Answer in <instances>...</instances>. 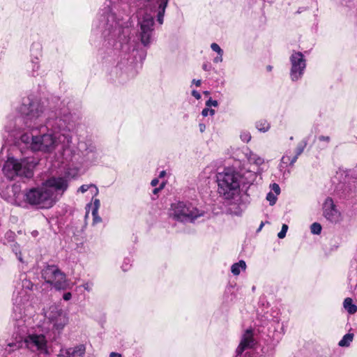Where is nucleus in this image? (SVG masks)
<instances>
[{
    "instance_id": "f257e3e1",
    "label": "nucleus",
    "mask_w": 357,
    "mask_h": 357,
    "mask_svg": "<svg viewBox=\"0 0 357 357\" xmlns=\"http://www.w3.org/2000/svg\"><path fill=\"white\" fill-rule=\"evenodd\" d=\"M68 187V182L66 178L52 176L40 185L26 190L24 199L32 206L49 209L56 204Z\"/></svg>"
},
{
    "instance_id": "f03ea898",
    "label": "nucleus",
    "mask_w": 357,
    "mask_h": 357,
    "mask_svg": "<svg viewBox=\"0 0 357 357\" xmlns=\"http://www.w3.org/2000/svg\"><path fill=\"white\" fill-rule=\"evenodd\" d=\"M256 177V173L250 172L248 177L244 179L235 169H225L217 175L218 192L225 199H234L240 195L241 185L252 183Z\"/></svg>"
},
{
    "instance_id": "7ed1b4c3",
    "label": "nucleus",
    "mask_w": 357,
    "mask_h": 357,
    "mask_svg": "<svg viewBox=\"0 0 357 357\" xmlns=\"http://www.w3.org/2000/svg\"><path fill=\"white\" fill-rule=\"evenodd\" d=\"M29 127L31 128L32 132L30 135L25 133L22 135L21 140L30 144L33 151L50 153L55 150L59 144H66L70 142V137L65 130L38 135L33 133L38 127L31 126V123Z\"/></svg>"
},
{
    "instance_id": "20e7f679",
    "label": "nucleus",
    "mask_w": 357,
    "mask_h": 357,
    "mask_svg": "<svg viewBox=\"0 0 357 357\" xmlns=\"http://www.w3.org/2000/svg\"><path fill=\"white\" fill-rule=\"evenodd\" d=\"M204 211L192 206L190 203L178 202L172 204L170 209V216L181 222H192L197 218L203 216Z\"/></svg>"
},
{
    "instance_id": "39448f33",
    "label": "nucleus",
    "mask_w": 357,
    "mask_h": 357,
    "mask_svg": "<svg viewBox=\"0 0 357 357\" xmlns=\"http://www.w3.org/2000/svg\"><path fill=\"white\" fill-rule=\"evenodd\" d=\"M3 172L10 179H13L15 176L30 178L33 175L31 165L26 160H18L13 158H8L6 161Z\"/></svg>"
},
{
    "instance_id": "423d86ee",
    "label": "nucleus",
    "mask_w": 357,
    "mask_h": 357,
    "mask_svg": "<svg viewBox=\"0 0 357 357\" xmlns=\"http://www.w3.org/2000/svg\"><path fill=\"white\" fill-rule=\"evenodd\" d=\"M45 317L52 325V331L60 333L68 324L67 312L56 305H52L45 311Z\"/></svg>"
},
{
    "instance_id": "0eeeda50",
    "label": "nucleus",
    "mask_w": 357,
    "mask_h": 357,
    "mask_svg": "<svg viewBox=\"0 0 357 357\" xmlns=\"http://www.w3.org/2000/svg\"><path fill=\"white\" fill-rule=\"evenodd\" d=\"M45 282L51 284L56 289H65L68 287L66 275L56 266H47L42 272Z\"/></svg>"
},
{
    "instance_id": "6e6552de",
    "label": "nucleus",
    "mask_w": 357,
    "mask_h": 357,
    "mask_svg": "<svg viewBox=\"0 0 357 357\" xmlns=\"http://www.w3.org/2000/svg\"><path fill=\"white\" fill-rule=\"evenodd\" d=\"M25 346L32 351L47 353V340L43 335L31 334L24 339Z\"/></svg>"
},
{
    "instance_id": "1a4fd4ad",
    "label": "nucleus",
    "mask_w": 357,
    "mask_h": 357,
    "mask_svg": "<svg viewBox=\"0 0 357 357\" xmlns=\"http://www.w3.org/2000/svg\"><path fill=\"white\" fill-rule=\"evenodd\" d=\"M291 68V77L294 81L298 80L303 74L305 68V60L301 52H294L290 58Z\"/></svg>"
},
{
    "instance_id": "9d476101",
    "label": "nucleus",
    "mask_w": 357,
    "mask_h": 357,
    "mask_svg": "<svg viewBox=\"0 0 357 357\" xmlns=\"http://www.w3.org/2000/svg\"><path fill=\"white\" fill-rule=\"evenodd\" d=\"M140 37L142 44L145 46L151 43L153 26V18L149 14H146L140 21Z\"/></svg>"
},
{
    "instance_id": "9b49d317",
    "label": "nucleus",
    "mask_w": 357,
    "mask_h": 357,
    "mask_svg": "<svg viewBox=\"0 0 357 357\" xmlns=\"http://www.w3.org/2000/svg\"><path fill=\"white\" fill-rule=\"evenodd\" d=\"M324 215L332 222H337L340 220V213L336 209L333 199L330 197L326 199L324 205Z\"/></svg>"
},
{
    "instance_id": "f8f14e48",
    "label": "nucleus",
    "mask_w": 357,
    "mask_h": 357,
    "mask_svg": "<svg viewBox=\"0 0 357 357\" xmlns=\"http://www.w3.org/2000/svg\"><path fill=\"white\" fill-rule=\"evenodd\" d=\"M85 351V346L79 344L73 348L61 349L58 357H83Z\"/></svg>"
},
{
    "instance_id": "ddd939ff",
    "label": "nucleus",
    "mask_w": 357,
    "mask_h": 357,
    "mask_svg": "<svg viewBox=\"0 0 357 357\" xmlns=\"http://www.w3.org/2000/svg\"><path fill=\"white\" fill-rule=\"evenodd\" d=\"M254 344L253 334L251 330H247L243 335L239 346L236 349L238 355L241 354L247 349L252 347Z\"/></svg>"
},
{
    "instance_id": "4468645a",
    "label": "nucleus",
    "mask_w": 357,
    "mask_h": 357,
    "mask_svg": "<svg viewBox=\"0 0 357 357\" xmlns=\"http://www.w3.org/2000/svg\"><path fill=\"white\" fill-rule=\"evenodd\" d=\"M243 154L250 165H254L256 167H259L264 163V159L263 158L254 153L248 148H246L244 150Z\"/></svg>"
},
{
    "instance_id": "2eb2a0df",
    "label": "nucleus",
    "mask_w": 357,
    "mask_h": 357,
    "mask_svg": "<svg viewBox=\"0 0 357 357\" xmlns=\"http://www.w3.org/2000/svg\"><path fill=\"white\" fill-rule=\"evenodd\" d=\"M91 190V193L93 197H96L98 194V188L93 185H82L78 190V192H81L82 193H84L87 190Z\"/></svg>"
},
{
    "instance_id": "dca6fc26",
    "label": "nucleus",
    "mask_w": 357,
    "mask_h": 357,
    "mask_svg": "<svg viewBox=\"0 0 357 357\" xmlns=\"http://www.w3.org/2000/svg\"><path fill=\"white\" fill-rule=\"evenodd\" d=\"M168 0H160L159 12L158 14V21L160 24L163 22V17L167 6Z\"/></svg>"
},
{
    "instance_id": "f3484780",
    "label": "nucleus",
    "mask_w": 357,
    "mask_h": 357,
    "mask_svg": "<svg viewBox=\"0 0 357 357\" xmlns=\"http://www.w3.org/2000/svg\"><path fill=\"white\" fill-rule=\"evenodd\" d=\"M246 268V264L243 260L239 261L238 263H235L231 266V273L238 275L241 273V270H245Z\"/></svg>"
},
{
    "instance_id": "a211bd4d",
    "label": "nucleus",
    "mask_w": 357,
    "mask_h": 357,
    "mask_svg": "<svg viewBox=\"0 0 357 357\" xmlns=\"http://www.w3.org/2000/svg\"><path fill=\"white\" fill-rule=\"evenodd\" d=\"M344 307L349 314H354L357 312V306L352 303L351 298H347L344 301Z\"/></svg>"
},
{
    "instance_id": "6ab92c4d",
    "label": "nucleus",
    "mask_w": 357,
    "mask_h": 357,
    "mask_svg": "<svg viewBox=\"0 0 357 357\" xmlns=\"http://www.w3.org/2000/svg\"><path fill=\"white\" fill-rule=\"evenodd\" d=\"M354 334L347 333L343 336L342 339L339 342L338 345L340 347H348L352 342Z\"/></svg>"
},
{
    "instance_id": "aec40b11",
    "label": "nucleus",
    "mask_w": 357,
    "mask_h": 357,
    "mask_svg": "<svg viewBox=\"0 0 357 357\" xmlns=\"http://www.w3.org/2000/svg\"><path fill=\"white\" fill-rule=\"evenodd\" d=\"M257 128L261 132H266L270 128V125L266 120H261L257 122Z\"/></svg>"
},
{
    "instance_id": "412c9836",
    "label": "nucleus",
    "mask_w": 357,
    "mask_h": 357,
    "mask_svg": "<svg viewBox=\"0 0 357 357\" xmlns=\"http://www.w3.org/2000/svg\"><path fill=\"white\" fill-rule=\"evenodd\" d=\"M100 204L99 199H95L93 200V206L91 205V204H89L87 206V207H89V208L93 207V208H92V215H96V213H98V209L100 208Z\"/></svg>"
},
{
    "instance_id": "4be33fe9",
    "label": "nucleus",
    "mask_w": 357,
    "mask_h": 357,
    "mask_svg": "<svg viewBox=\"0 0 357 357\" xmlns=\"http://www.w3.org/2000/svg\"><path fill=\"white\" fill-rule=\"evenodd\" d=\"M311 232L314 234H319L321 231V226L319 223L314 222L311 225Z\"/></svg>"
},
{
    "instance_id": "5701e85b",
    "label": "nucleus",
    "mask_w": 357,
    "mask_h": 357,
    "mask_svg": "<svg viewBox=\"0 0 357 357\" xmlns=\"http://www.w3.org/2000/svg\"><path fill=\"white\" fill-rule=\"evenodd\" d=\"M107 22H103V24H102V26H109V29L110 27H113V22L114 21V16L112 13H109L108 14V15L107 16Z\"/></svg>"
},
{
    "instance_id": "b1692460",
    "label": "nucleus",
    "mask_w": 357,
    "mask_h": 357,
    "mask_svg": "<svg viewBox=\"0 0 357 357\" xmlns=\"http://www.w3.org/2000/svg\"><path fill=\"white\" fill-rule=\"evenodd\" d=\"M266 199L269 202L271 206L274 205L277 201V195L270 192L267 194Z\"/></svg>"
},
{
    "instance_id": "393cba45",
    "label": "nucleus",
    "mask_w": 357,
    "mask_h": 357,
    "mask_svg": "<svg viewBox=\"0 0 357 357\" xmlns=\"http://www.w3.org/2000/svg\"><path fill=\"white\" fill-rule=\"evenodd\" d=\"M240 137L241 140L244 142H248L251 139V135L248 131L241 132Z\"/></svg>"
},
{
    "instance_id": "a878e982",
    "label": "nucleus",
    "mask_w": 357,
    "mask_h": 357,
    "mask_svg": "<svg viewBox=\"0 0 357 357\" xmlns=\"http://www.w3.org/2000/svg\"><path fill=\"white\" fill-rule=\"evenodd\" d=\"M288 229V226L284 224L282 227L281 231L278 234V236L279 238H283L286 236L287 231Z\"/></svg>"
},
{
    "instance_id": "bb28decb",
    "label": "nucleus",
    "mask_w": 357,
    "mask_h": 357,
    "mask_svg": "<svg viewBox=\"0 0 357 357\" xmlns=\"http://www.w3.org/2000/svg\"><path fill=\"white\" fill-rule=\"evenodd\" d=\"M211 49L218 53V54H223V51L217 43H212L211 45Z\"/></svg>"
},
{
    "instance_id": "cd10ccee",
    "label": "nucleus",
    "mask_w": 357,
    "mask_h": 357,
    "mask_svg": "<svg viewBox=\"0 0 357 357\" xmlns=\"http://www.w3.org/2000/svg\"><path fill=\"white\" fill-rule=\"evenodd\" d=\"M215 114V110L213 109H210L209 107L205 108L202 110V114L204 116H207L208 115L213 116Z\"/></svg>"
},
{
    "instance_id": "c85d7f7f",
    "label": "nucleus",
    "mask_w": 357,
    "mask_h": 357,
    "mask_svg": "<svg viewBox=\"0 0 357 357\" xmlns=\"http://www.w3.org/2000/svg\"><path fill=\"white\" fill-rule=\"evenodd\" d=\"M13 251L15 252V255H17V258H18L19 261H20L21 262H22V261H23V260H22V256H21V252H20V250H19V246H18V245L15 244V245H13Z\"/></svg>"
},
{
    "instance_id": "c756f323",
    "label": "nucleus",
    "mask_w": 357,
    "mask_h": 357,
    "mask_svg": "<svg viewBox=\"0 0 357 357\" xmlns=\"http://www.w3.org/2000/svg\"><path fill=\"white\" fill-rule=\"evenodd\" d=\"M304 146H301V147L298 148V152H297L296 155H295V156L293 158V159L290 161V164H291V165H293V164L296 162V159H297L298 155H300V154L303 152V149H304Z\"/></svg>"
},
{
    "instance_id": "7c9ffc66",
    "label": "nucleus",
    "mask_w": 357,
    "mask_h": 357,
    "mask_svg": "<svg viewBox=\"0 0 357 357\" xmlns=\"http://www.w3.org/2000/svg\"><path fill=\"white\" fill-rule=\"evenodd\" d=\"M271 190L275 192L276 195H278L280 192V188L278 184L273 183L271 185Z\"/></svg>"
},
{
    "instance_id": "2f4dec72",
    "label": "nucleus",
    "mask_w": 357,
    "mask_h": 357,
    "mask_svg": "<svg viewBox=\"0 0 357 357\" xmlns=\"http://www.w3.org/2000/svg\"><path fill=\"white\" fill-rule=\"evenodd\" d=\"M206 105L208 107H210L211 106H213V107H217L218 106V102L217 100H212L211 98H210L209 100H208L206 102Z\"/></svg>"
},
{
    "instance_id": "473e14b6",
    "label": "nucleus",
    "mask_w": 357,
    "mask_h": 357,
    "mask_svg": "<svg viewBox=\"0 0 357 357\" xmlns=\"http://www.w3.org/2000/svg\"><path fill=\"white\" fill-rule=\"evenodd\" d=\"M222 55L223 54H218V56L214 59L213 61L215 63H220L222 61Z\"/></svg>"
},
{
    "instance_id": "72a5a7b5",
    "label": "nucleus",
    "mask_w": 357,
    "mask_h": 357,
    "mask_svg": "<svg viewBox=\"0 0 357 357\" xmlns=\"http://www.w3.org/2000/svg\"><path fill=\"white\" fill-rule=\"evenodd\" d=\"M93 223L96 224L101 221V218L98 216V213H96V215H93Z\"/></svg>"
},
{
    "instance_id": "f704fd0d",
    "label": "nucleus",
    "mask_w": 357,
    "mask_h": 357,
    "mask_svg": "<svg viewBox=\"0 0 357 357\" xmlns=\"http://www.w3.org/2000/svg\"><path fill=\"white\" fill-rule=\"evenodd\" d=\"M71 297H72V295L70 292L64 294L63 296V298L65 301H69L71 298Z\"/></svg>"
},
{
    "instance_id": "c9c22d12",
    "label": "nucleus",
    "mask_w": 357,
    "mask_h": 357,
    "mask_svg": "<svg viewBox=\"0 0 357 357\" xmlns=\"http://www.w3.org/2000/svg\"><path fill=\"white\" fill-rule=\"evenodd\" d=\"M192 94L197 100H199L201 98V95L197 91H192Z\"/></svg>"
},
{
    "instance_id": "e433bc0d",
    "label": "nucleus",
    "mask_w": 357,
    "mask_h": 357,
    "mask_svg": "<svg viewBox=\"0 0 357 357\" xmlns=\"http://www.w3.org/2000/svg\"><path fill=\"white\" fill-rule=\"evenodd\" d=\"M319 139L320 141H324V142H328L330 141V137L328 136H320L319 137Z\"/></svg>"
},
{
    "instance_id": "4c0bfd02",
    "label": "nucleus",
    "mask_w": 357,
    "mask_h": 357,
    "mask_svg": "<svg viewBox=\"0 0 357 357\" xmlns=\"http://www.w3.org/2000/svg\"><path fill=\"white\" fill-rule=\"evenodd\" d=\"M290 160V158L288 155H284L282 158V161L284 163H287Z\"/></svg>"
},
{
    "instance_id": "58836bf2",
    "label": "nucleus",
    "mask_w": 357,
    "mask_h": 357,
    "mask_svg": "<svg viewBox=\"0 0 357 357\" xmlns=\"http://www.w3.org/2000/svg\"><path fill=\"white\" fill-rule=\"evenodd\" d=\"M109 357H122L121 355L119 353L112 352L109 354Z\"/></svg>"
},
{
    "instance_id": "ea45409f",
    "label": "nucleus",
    "mask_w": 357,
    "mask_h": 357,
    "mask_svg": "<svg viewBox=\"0 0 357 357\" xmlns=\"http://www.w3.org/2000/svg\"><path fill=\"white\" fill-rule=\"evenodd\" d=\"M158 183V180L157 178H154L151 181V185L153 186H156Z\"/></svg>"
},
{
    "instance_id": "a19ab883",
    "label": "nucleus",
    "mask_w": 357,
    "mask_h": 357,
    "mask_svg": "<svg viewBox=\"0 0 357 357\" xmlns=\"http://www.w3.org/2000/svg\"><path fill=\"white\" fill-rule=\"evenodd\" d=\"M192 82L197 86H199L200 84H201V80L198 79V80H195V79H193Z\"/></svg>"
},
{
    "instance_id": "79ce46f5",
    "label": "nucleus",
    "mask_w": 357,
    "mask_h": 357,
    "mask_svg": "<svg viewBox=\"0 0 357 357\" xmlns=\"http://www.w3.org/2000/svg\"><path fill=\"white\" fill-rule=\"evenodd\" d=\"M84 288L87 290V291H90L91 289V287H90V284L89 283H86L83 285Z\"/></svg>"
},
{
    "instance_id": "37998d69",
    "label": "nucleus",
    "mask_w": 357,
    "mask_h": 357,
    "mask_svg": "<svg viewBox=\"0 0 357 357\" xmlns=\"http://www.w3.org/2000/svg\"><path fill=\"white\" fill-rule=\"evenodd\" d=\"M199 128L201 132H204L205 130L206 126L204 124H200Z\"/></svg>"
},
{
    "instance_id": "c03bdc74",
    "label": "nucleus",
    "mask_w": 357,
    "mask_h": 357,
    "mask_svg": "<svg viewBox=\"0 0 357 357\" xmlns=\"http://www.w3.org/2000/svg\"><path fill=\"white\" fill-rule=\"evenodd\" d=\"M35 117L33 114H31L29 115V120L31 122L32 119Z\"/></svg>"
},
{
    "instance_id": "a18cd8bd",
    "label": "nucleus",
    "mask_w": 357,
    "mask_h": 357,
    "mask_svg": "<svg viewBox=\"0 0 357 357\" xmlns=\"http://www.w3.org/2000/svg\"><path fill=\"white\" fill-rule=\"evenodd\" d=\"M165 175V171H162L160 173V177H163Z\"/></svg>"
},
{
    "instance_id": "49530a36",
    "label": "nucleus",
    "mask_w": 357,
    "mask_h": 357,
    "mask_svg": "<svg viewBox=\"0 0 357 357\" xmlns=\"http://www.w3.org/2000/svg\"><path fill=\"white\" fill-rule=\"evenodd\" d=\"M15 303H17V305H21V301H18V298H16L15 300Z\"/></svg>"
},
{
    "instance_id": "de8ad7c7",
    "label": "nucleus",
    "mask_w": 357,
    "mask_h": 357,
    "mask_svg": "<svg viewBox=\"0 0 357 357\" xmlns=\"http://www.w3.org/2000/svg\"><path fill=\"white\" fill-rule=\"evenodd\" d=\"M159 189L158 188H155L153 190V193L154 194H156L158 192Z\"/></svg>"
},
{
    "instance_id": "09e8293b",
    "label": "nucleus",
    "mask_w": 357,
    "mask_h": 357,
    "mask_svg": "<svg viewBox=\"0 0 357 357\" xmlns=\"http://www.w3.org/2000/svg\"><path fill=\"white\" fill-rule=\"evenodd\" d=\"M8 346L9 347H16V345L15 344H9Z\"/></svg>"
},
{
    "instance_id": "8fccbe9b",
    "label": "nucleus",
    "mask_w": 357,
    "mask_h": 357,
    "mask_svg": "<svg viewBox=\"0 0 357 357\" xmlns=\"http://www.w3.org/2000/svg\"><path fill=\"white\" fill-rule=\"evenodd\" d=\"M203 68H204L205 70H207V66H206V65H204Z\"/></svg>"
},
{
    "instance_id": "3c124183",
    "label": "nucleus",
    "mask_w": 357,
    "mask_h": 357,
    "mask_svg": "<svg viewBox=\"0 0 357 357\" xmlns=\"http://www.w3.org/2000/svg\"><path fill=\"white\" fill-rule=\"evenodd\" d=\"M268 69L269 70H271V66H268Z\"/></svg>"
},
{
    "instance_id": "603ef678",
    "label": "nucleus",
    "mask_w": 357,
    "mask_h": 357,
    "mask_svg": "<svg viewBox=\"0 0 357 357\" xmlns=\"http://www.w3.org/2000/svg\"><path fill=\"white\" fill-rule=\"evenodd\" d=\"M261 227H263V223L261 224L260 229L261 228Z\"/></svg>"
}]
</instances>
